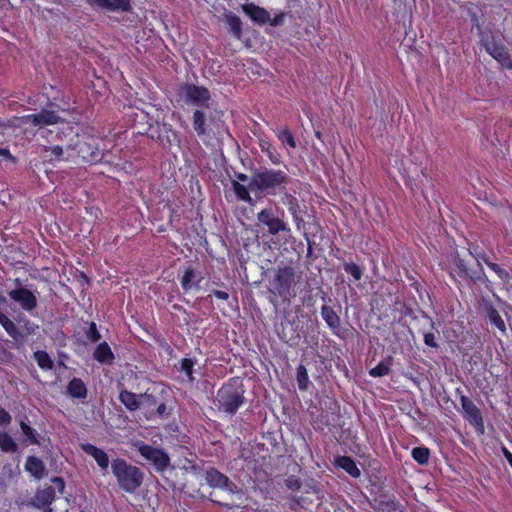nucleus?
Here are the masks:
<instances>
[{
	"label": "nucleus",
	"mask_w": 512,
	"mask_h": 512,
	"mask_svg": "<svg viewBox=\"0 0 512 512\" xmlns=\"http://www.w3.org/2000/svg\"><path fill=\"white\" fill-rule=\"evenodd\" d=\"M291 177L281 169H256L249 181V188L257 196H278L287 189Z\"/></svg>",
	"instance_id": "obj_1"
},
{
	"label": "nucleus",
	"mask_w": 512,
	"mask_h": 512,
	"mask_svg": "<svg viewBox=\"0 0 512 512\" xmlns=\"http://www.w3.org/2000/svg\"><path fill=\"white\" fill-rule=\"evenodd\" d=\"M296 284L295 268L291 265L279 266L270 281V302L276 306L277 299L280 298L282 302L290 303L291 299L296 296Z\"/></svg>",
	"instance_id": "obj_2"
},
{
	"label": "nucleus",
	"mask_w": 512,
	"mask_h": 512,
	"mask_svg": "<svg viewBox=\"0 0 512 512\" xmlns=\"http://www.w3.org/2000/svg\"><path fill=\"white\" fill-rule=\"evenodd\" d=\"M220 412L235 415L245 403V388L240 377H231L221 385L216 394Z\"/></svg>",
	"instance_id": "obj_3"
},
{
	"label": "nucleus",
	"mask_w": 512,
	"mask_h": 512,
	"mask_svg": "<svg viewBox=\"0 0 512 512\" xmlns=\"http://www.w3.org/2000/svg\"><path fill=\"white\" fill-rule=\"evenodd\" d=\"M111 471L120 490L126 493H135L144 482V472L123 458L112 460Z\"/></svg>",
	"instance_id": "obj_4"
},
{
	"label": "nucleus",
	"mask_w": 512,
	"mask_h": 512,
	"mask_svg": "<svg viewBox=\"0 0 512 512\" xmlns=\"http://www.w3.org/2000/svg\"><path fill=\"white\" fill-rule=\"evenodd\" d=\"M72 148L78 157L89 164L101 163L105 155L103 149L99 146L98 140L88 134L77 135V140Z\"/></svg>",
	"instance_id": "obj_5"
},
{
	"label": "nucleus",
	"mask_w": 512,
	"mask_h": 512,
	"mask_svg": "<svg viewBox=\"0 0 512 512\" xmlns=\"http://www.w3.org/2000/svg\"><path fill=\"white\" fill-rule=\"evenodd\" d=\"M133 447L141 457L153 465L157 472L163 473L170 466V457L162 448L154 447L144 441H136Z\"/></svg>",
	"instance_id": "obj_6"
},
{
	"label": "nucleus",
	"mask_w": 512,
	"mask_h": 512,
	"mask_svg": "<svg viewBox=\"0 0 512 512\" xmlns=\"http://www.w3.org/2000/svg\"><path fill=\"white\" fill-rule=\"evenodd\" d=\"M180 95L187 104L197 106L198 108H209L208 102L211 99V93L204 86L186 83L180 87Z\"/></svg>",
	"instance_id": "obj_7"
},
{
	"label": "nucleus",
	"mask_w": 512,
	"mask_h": 512,
	"mask_svg": "<svg viewBox=\"0 0 512 512\" xmlns=\"http://www.w3.org/2000/svg\"><path fill=\"white\" fill-rule=\"evenodd\" d=\"M16 288L8 292L9 298L17 303L22 310L31 313L38 306V300L35 293L21 285L20 279H15Z\"/></svg>",
	"instance_id": "obj_8"
},
{
	"label": "nucleus",
	"mask_w": 512,
	"mask_h": 512,
	"mask_svg": "<svg viewBox=\"0 0 512 512\" xmlns=\"http://www.w3.org/2000/svg\"><path fill=\"white\" fill-rule=\"evenodd\" d=\"M453 262L458 268V275L460 277L470 279L473 282L482 280L484 274L482 265L478 260L473 259L472 256L466 259L457 254L454 256Z\"/></svg>",
	"instance_id": "obj_9"
},
{
	"label": "nucleus",
	"mask_w": 512,
	"mask_h": 512,
	"mask_svg": "<svg viewBox=\"0 0 512 512\" xmlns=\"http://www.w3.org/2000/svg\"><path fill=\"white\" fill-rule=\"evenodd\" d=\"M50 481L53 483V486H46L39 489L35 494V505L39 508H42V506H50L56 498V492L60 494L64 492L65 482L62 477L55 476L52 477Z\"/></svg>",
	"instance_id": "obj_10"
},
{
	"label": "nucleus",
	"mask_w": 512,
	"mask_h": 512,
	"mask_svg": "<svg viewBox=\"0 0 512 512\" xmlns=\"http://www.w3.org/2000/svg\"><path fill=\"white\" fill-rule=\"evenodd\" d=\"M20 122L23 125H31L33 127L42 128L56 125L62 122V119L56 111L42 109L39 113L21 116Z\"/></svg>",
	"instance_id": "obj_11"
},
{
	"label": "nucleus",
	"mask_w": 512,
	"mask_h": 512,
	"mask_svg": "<svg viewBox=\"0 0 512 512\" xmlns=\"http://www.w3.org/2000/svg\"><path fill=\"white\" fill-rule=\"evenodd\" d=\"M257 220L260 224L268 228V232L271 235H277L280 232H289L290 228L287 223L275 215L272 208H264L257 213Z\"/></svg>",
	"instance_id": "obj_12"
},
{
	"label": "nucleus",
	"mask_w": 512,
	"mask_h": 512,
	"mask_svg": "<svg viewBox=\"0 0 512 512\" xmlns=\"http://www.w3.org/2000/svg\"><path fill=\"white\" fill-rule=\"evenodd\" d=\"M461 406L464 412V418L473 425L480 433H484V422L479 408L467 396H461Z\"/></svg>",
	"instance_id": "obj_13"
},
{
	"label": "nucleus",
	"mask_w": 512,
	"mask_h": 512,
	"mask_svg": "<svg viewBox=\"0 0 512 512\" xmlns=\"http://www.w3.org/2000/svg\"><path fill=\"white\" fill-rule=\"evenodd\" d=\"M484 47L485 50L503 67L508 69L512 68V60L504 45L497 43L494 38H491L485 40Z\"/></svg>",
	"instance_id": "obj_14"
},
{
	"label": "nucleus",
	"mask_w": 512,
	"mask_h": 512,
	"mask_svg": "<svg viewBox=\"0 0 512 512\" xmlns=\"http://www.w3.org/2000/svg\"><path fill=\"white\" fill-rule=\"evenodd\" d=\"M204 279L200 272H198L192 265L183 267L182 275L180 276V284L184 292H189L192 289H199L200 283Z\"/></svg>",
	"instance_id": "obj_15"
},
{
	"label": "nucleus",
	"mask_w": 512,
	"mask_h": 512,
	"mask_svg": "<svg viewBox=\"0 0 512 512\" xmlns=\"http://www.w3.org/2000/svg\"><path fill=\"white\" fill-rule=\"evenodd\" d=\"M482 306L484 311L485 319L495 326L502 335L507 334L506 324L501 317L499 311L492 305L488 300H482Z\"/></svg>",
	"instance_id": "obj_16"
},
{
	"label": "nucleus",
	"mask_w": 512,
	"mask_h": 512,
	"mask_svg": "<svg viewBox=\"0 0 512 512\" xmlns=\"http://www.w3.org/2000/svg\"><path fill=\"white\" fill-rule=\"evenodd\" d=\"M88 3L95 8L107 11L130 12L131 0H88Z\"/></svg>",
	"instance_id": "obj_17"
},
{
	"label": "nucleus",
	"mask_w": 512,
	"mask_h": 512,
	"mask_svg": "<svg viewBox=\"0 0 512 512\" xmlns=\"http://www.w3.org/2000/svg\"><path fill=\"white\" fill-rule=\"evenodd\" d=\"M192 127L199 138L208 135V121L212 120L203 108H197L192 114Z\"/></svg>",
	"instance_id": "obj_18"
},
{
	"label": "nucleus",
	"mask_w": 512,
	"mask_h": 512,
	"mask_svg": "<svg viewBox=\"0 0 512 512\" xmlns=\"http://www.w3.org/2000/svg\"><path fill=\"white\" fill-rule=\"evenodd\" d=\"M80 447L83 452L91 456L96 461L101 471H107L110 461L108 454L103 449L98 448L91 443H82Z\"/></svg>",
	"instance_id": "obj_19"
},
{
	"label": "nucleus",
	"mask_w": 512,
	"mask_h": 512,
	"mask_svg": "<svg viewBox=\"0 0 512 512\" xmlns=\"http://www.w3.org/2000/svg\"><path fill=\"white\" fill-rule=\"evenodd\" d=\"M242 11L255 23L264 25L270 20V13L263 7L254 3L242 5Z\"/></svg>",
	"instance_id": "obj_20"
},
{
	"label": "nucleus",
	"mask_w": 512,
	"mask_h": 512,
	"mask_svg": "<svg viewBox=\"0 0 512 512\" xmlns=\"http://www.w3.org/2000/svg\"><path fill=\"white\" fill-rule=\"evenodd\" d=\"M205 480L210 487L223 490L229 489L231 484L229 478L214 467L206 470Z\"/></svg>",
	"instance_id": "obj_21"
},
{
	"label": "nucleus",
	"mask_w": 512,
	"mask_h": 512,
	"mask_svg": "<svg viewBox=\"0 0 512 512\" xmlns=\"http://www.w3.org/2000/svg\"><path fill=\"white\" fill-rule=\"evenodd\" d=\"M282 203L287 206V209L289 213L291 214L294 222L299 226L301 222H303V219L300 216V206L298 199L292 195L291 193H288L287 189L285 192L282 193Z\"/></svg>",
	"instance_id": "obj_22"
},
{
	"label": "nucleus",
	"mask_w": 512,
	"mask_h": 512,
	"mask_svg": "<svg viewBox=\"0 0 512 512\" xmlns=\"http://www.w3.org/2000/svg\"><path fill=\"white\" fill-rule=\"evenodd\" d=\"M258 145L261 151L266 154V156L268 157L272 164L280 165L282 163L281 155L268 138L259 137Z\"/></svg>",
	"instance_id": "obj_23"
},
{
	"label": "nucleus",
	"mask_w": 512,
	"mask_h": 512,
	"mask_svg": "<svg viewBox=\"0 0 512 512\" xmlns=\"http://www.w3.org/2000/svg\"><path fill=\"white\" fill-rule=\"evenodd\" d=\"M93 358L101 364H112L115 360V355L109 344L106 341H103L95 348Z\"/></svg>",
	"instance_id": "obj_24"
},
{
	"label": "nucleus",
	"mask_w": 512,
	"mask_h": 512,
	"mask_svg": "<svg viewBox=\"0 0 512 512\" xmlns=\"http://www.w3.org/2000/svg\"><path fill=\"white\" fill-rule=\"evenodd\" d=\"M67 393L75 399H85L88 394L87 387L82 379L74 377L67 385Z\"/></svg>",
	"instance_id": "obj_25"
},
{
	"label": "nucleus",
	"mask_w": 512,
	"mask_h": 512,
	"mask_svg": "<svg viewBox=\"0 0 512 512\" xmlns=\"http://www.w3.org/2000/svg\"><path fill=\"white\" fill-rule=\"evenodd\" d=\"M321 316L326 322L327 326L334 333H336V331L340 328L341 320L338 314L335 312L334 308L328 305H323L321 307Z\"/></svg>",
	"instance_id": "obj_26"
},
{
	"label": "nucleus",
	"mask_w": 512,
	"mask_h": 512,
	"mask_svg": "<svg viewBox=\"0 0 512 512\" xmlns=\"http://www.w3.org/2000/svg\"><path fill=\"white\" fill-rule=\"evenodd\" d=\"M141 395H137L127 389H122L119 393L120 402L128 409L129 411H136L140 405Z\"/></svg>",
	"instance_id": "obj_27"
},
{
	"label": "nucleus",
	"mask_w": 512,
	"mask_h": 512,
	"mask_svg": "<svg viewBox=\"0 0 512 512\" xmlns=\"http://www.w3.org/2000/svg\"><path fill=\"white\" fill-rule=\"evenodd\" d=\"M25 469L36 479L43 478L45 474V465L41 459L36 456H28L25 462Z\"/></svg>",
	"instance_id": "obj_28"
},
{
	"label": "nucleus",
	"mask_w": 512,
	"mask_h": 512,
	"mask_svg": "<svg viewBox=\"0 0 512 512\" xmlns=\"http://www.w3.org/2000/svg\"><path fill=\"white\" fill-rule=\"evenodd\" d=\"M336 465L353 478H359L361 476L360 469L358 468L355 460L350 456H339L336 459Z\"/></svg>",
	"instance_id": "obj_29"
},
{
	"label": "nucleus",
	"mask_w": 512,
	"mask_h": 512,
	"mask_svg": "<svg viewBox=\"0 0 512 512\" xmlns=\"http://www.w3.org/2000/svg\"><path fill=\"white\" fill-rule=\"evenodd\" d=\"M231 187L238 200L248 203L249 205H254V199L250 195L251 189L249 185L245 186L238 181H232Z\"/></svg>",
	"instance_id": "obj_30"
},
{
	"label": "nucleus",
	"mask_w": 512,
	"mask_h": 512,
	"mask_svg": "<svg viewBox=\"0 0 512 512\" xmlns=\"http://www.w3.org/2000/svg\"><path fill=\"white\" fill-rule=\"evenodd\" d=\"M20 429L22 434L26 437V442L30 445H39V434L38 432L32 428L29 424V421L25 419H21L19 422Z\"/></svg>",
	"instance_id": "obj_31"
},
{
	"label": "nucleus",
	"mask_w": 512,
	"mask_h": 512,
	"mask_svg": "<svg viewBox=\"0 0 512 512\" xmlns=\"http://www.w3.org/2000/svg\"><path fill=\"white\" fill-rule=\"evenodd\" d=\"M0 325L3 327L6 333L14 340H18L21 337V333L19 332L15 323L2 312H0Z\"/></svg>",
	"instance_id": "obj_32"
},
{
	"label": "nucleus",
	"mask_w": 512,
	"mask_h": 512,
	"mask_svg": "<svg viewBox=\"0 0 512 512\" xmlns=\"http://www.w3.org/2000/svg\"><path fill=\"white\" fill-rule=\"evenodd\" d=\"M391 365L392 357H387L386 359L381 360L375 367L371 368L369 370V375L374 378L386 376L391 371Z\"/></svg>",
	"instance_id": "obj_33"
},
{
	"label": "nucleus",
	"mask_w": 512,
	"mask_h": 512,
	"mask_svg": "<svg viewBox=\"0 0 512 512\" xmlns=\"http://www.w3.org/2000/svg\"><path fill=\"white\" fill-rule=\"evenodd\" d=\"M296 380H297L299 390L307 391L309 389L310 379H309L308 371L303 364H300L297 367Z\"/></svg>",
	"instance_id": "obj_34"
},
{
	"label": "nucleus",
	"mask_w": 512,
	"mask_h": 512,
	"mask_svg": "<svg viewBox=\"0 0 512 512\" xmlns=\"http://www.w3.org/2000/svg\"><path fill=\"white\" fill-rule=\"evenodd\" d=\"M279 141L284 145L288 146L292 149H295L297 147V143L295 140L294 135L292 134L291 130L288 127H284L282 129H279L276 133Z\"/></svg>",
	"instance_id": "obj_35"
},
{
	"label": "nucleus",
	"mask_w": 512,
	"mask_h": 512,
	"mask_svg": "<svg viewBox=\"0 0 512 512\" xmlns=\"http://www.w3.org/2000/svg\"><path fill=\"white\" fill-rule=\"evenodd\" d=\"M34 359L38 366L43 370H52L54 367L53 360L49 354L44 350L34 352Z\"/></svg>",
	"instance_id": "obj_36"
},
{
	"label": "nucleus",
	"mask_w": 512,
	"mask_h": 512,
	"mask_svg": "<svg viewBox=\"0 0 512 512\" xmlns=\"http://www.w3.org/2000/svg\"><path fill=\"white\" fill-rule=\"evenodd\" d=\"M0 449L6 453H15L18 450V445L7 432H1Z\"/></svg>",
	"instance_id": "obj_37"
},
{
	"label": "nucleus",
	"mask_w": 512,
	"mask_h": 512,
	"mask_svg": "<svg viewBox=\"0 0 512 512\" xmlns=\"http://www.w3.org/2000/svg\"><path fill=\"white\" fill-rule=\"evenodd\" d=\"M194 365H195V361L188 357L182 358L180 361L179 371L186 375L187 380L190 383H193L195 381Z\"/></svg>",
	"instance_id": "obj_38"
},
{
	"label": "nucleus",
	"mask_w": 512,
	"mask_h": 512,
	"mask_svg": "<svg viewBox=\"0 0 512 512\" xmlns=\"http://www.w3.org/2000/svg\"><path fill=\"white\" fill-rule=\"evenodd\" d=\"M303 492L306 494H315L318 500L324 499V493L318 481L310 479L303 484Z\"/></svg>",
	"instance_id": "obj_39"
},
{
	"label": "nucleus",
	"mask_w": 512,
	"mask_h": 512,
	"mask_svg": "<svg viewBox=\"0 0 512 512\" xmlns=\"http://www.w3.org/2000/svg\"><path fill=\"white\" fill-rule=\"evenodd\" d=\"M398 502L394 497H384L377 504V512H397Z\"/></svg>",
	"instance_id": "obj_40"
},
{
	"label": "nucleus",
	"mask_w": 512,
	"mask_h": 512,
	"mask_svg": "<svg viewBox=\"0 0 512 512\" xmlns=\"http://www.w3.org/2000/svg\"><path fill=\"white\" fill-rule=\"evenodd\" d=\"M227 23L233 33V35L237 38H240L242 34V22L237 15H229L227 17Z\"/></svg>",
	"instance_id": "obj_41"
},
{
	"label": "nucleus",
	"mask_w": 512,
	"mask_h": 512,
	"mask_svg": "<svg viewBox=\"0 0 512 512\" xmlns=\"http://www.w3.org/2000/svg\"><path fill=\"white\" fill-rule=\"evenodd\" d=\"M343 268H344V271L346 273L350 274L356 281L361 280L363 272H362L361 268L359 267V265H357L356 263L350 262V263H345Z\"/></svg>",
	"instance_id": "obj_42"
},
{
	"label": "nucleus",
	"mask_w": 512,
	"mask_h": 512,
	"mask_svg": "<svg viewBox=\"0 0 512 512\" xmlns=\"http://www.w3.org/2000/svg\"><path fill=\"white\" fill-rule=\"evenodd\" d=\"M285 486L287 487V489H289L293 492H297L302 489L303 483L300 480V478H298L294 475H290L285 479Z\"/></svg>",
	"instance_id": "obj_43"
},
{
	"label": "nucleus",
	"mask_w": 512,
	"mask_h": 512,
	"mask_svg": "<svg viewBox=\"0 0 512 512\" xmlns=\"http://www.w3.org/2000/svg\"><path fill=\"white\" fill-rule=\"evenodd\" d=\"M485 262H486L487 266L490 269H492L501 280H504V281L509 280L510 275L506 269H504V268L500 267L498 264L490 262L488 260H485Z\"/></svg>",
	"instance_id": "obj_44"
},
{
	"label": "nucleus",
	"mask_w": 512,
	"mask_h": 512,
	"mask_svg": "<svg viewBox=\"0 0 512 512\" xmlns=\"http://www.w3.org/2000/svg\"><path fill=\"white\" fill-rule=\"evenodd\" d=\"M86 337L91 342H98L101 339V334L97 329L95 322H90L88 330L86 331Z\"/></svg>",
	"instance_id": "obj_45"
},
{
	"label": "nucleus",
	"mask_w": 512,
	"mask_h": 512,
	"mask_svg": "<svg viewBox=\"0 0 512 512\" xmlns=\"http://www.w3.org/2000/svg\"><path fill=\"white\" fill-rule=\"evenodd\" d=\"M430 451L426 447H418V464L424 465L428 462Z\"/></svg>",
	"instance_id": "obj_46"
},
{
	"label": "nucleus",
	"mask_w": 512,
	"mask_h": 512,
	"mask_svg": "<svg viewBox=\"0 0 512 512\" xmlns=\"http://www.w3.org/2000/svg\"><path fill=\"white\" fill-rule=\"evenodd\" d=\"M285 17H286V14L284 12H281L279 14H276L273 18L270 17V20L268 21V23L270 24V26H273V27L280 26V25L284 24Z\"/></svg>",
	"instance_id": "obj_47"
},
{
	"label": "nucleus",
	"mask_w": 512,
	"mask_h": 512,
	"mask_svg": "<svg viewBox=\"0 0 512 512\" xmlns=\"http://www.w3.org/2000/svg\"><path fill=\"white\" fill-rule=\"evenodd\" d=\"M214 296L215 298L219 300L226 301L229 299V294L226 291L213 289L211 290L210 294L207 296V298Z\"/></svg>",
	"instance_id": "obj_48"
},
{
	"label": "nucleus",
	"mask_w": 512,
	"mask_h": 512,
	"mask_svg": "<svg viewBox=\"0 0 512 512\" xmlns=\"http://www.w3.org/2000/svg\"><path fill=\"white\" fill-rule=\"evenodd\" d=\"M11 415L2 407H0V426H6L11 423Z\"/></svg>",
	"instance_id": "obj_49"
},
{
	"label": "nucleus",
	"mask_w": 512,
	"mask_h": 512,
	"mask_svg": "<svg viewBox=\"0 0 512 512\" xmlns=\"http://www.w3.org/2000/svg\"><path fill=\"white\" fill-rule=\"evenodd\" d=\"M424 342L429 347H437V343L435 341V335L433 333H425L424 334Z\"/></svg>",
	"instance_id": "obj_50"
},
{
	"label": "nucleus",
	"mask_w": 512,
	"mask_h": 512,
	"mask_svg": "<svg viewBox=\"0 0 512 512\" xmlns=\"http://www.w3.org/2000/svg\"><path fill=\"white\" fill-rule=\"evenodd\" d=\"M0 156L15 163L16 158L10 153L8 148H0Z\"/></svg>",
	"instance_id": "obj_51"
},
{
	"label": "nucleus",
	"mask_w": 512,
	"mask_h": 512,
	"mask_svg": "<svg viewBox=\"0 0 512 512\" xmlns=\"http://www.w3.org/2000/svg\"><path fill=\"white\" fill-rule=\"evenodd\" d=\"M156 413L161 418L167 416L169 414L167 410V405L164 402L160 403L156 408Z\"/></svg>",
	"instance_id": "obj_52"
},
{
	"label": "nucleus",
	"mask_w": 512,
	"mask_h": 512,
	"mask_svg": "<svg viewBox=\"0 0 512 512\" xmlns=\"http://www.w3.org/2000/svg\"><path fill=\"white\" fill-rule=\"evenodd\" d=\"M51 154L55 156L57 159H60L63 155V148L59 145H55L51 147Z\"/></svg>",
	"instance_id": "obj_53"
},
{
	"label": "nucleus",
	"mask_w": 512,
	"mask_h": 512,
	"mask_svg": "<svg viewBox=\"0 0 512 512\" xmlns=\"http://www.w3.org/2000/svg\"><path fill=\"white\" fill-rule=\"evenodd\" d=\"M141 398H143L149 405L156 404V397L152 394L145 392L144 394H141Z\"/></svg>",
	"instance_id": "obj_54"
},
{
	"label": "nucleus",
	"mask_w": 512,
	"mask_h": 512,
	"mask_svg": "<svg viewBox=\"0 0 512 512\" xmlns=\"http://www.w3.org/2000/svg\"><path fill=\"white\" fill-rule=\"evenodd\" d=\"M501 451L509 465L512 467V453L506 447H502Z\"/></svg>",
	"instance_id": "obj_55"
},
{
	"label": "nucleus",
	"mask_w": 512,
	"mask_h": 512,
	"mask_svg": "<svg viewBox=\"0 0 512 512\" xmlns=\"http://www.w3.org/2000/svg\"><path fill=\"white\" fill-rule=\"evenodd\" d=\"M235 178L237 179L236 181L243 182V183L247 182L248 179H249L248 175L245 174V173H242V172H236L235 173Z\"/></svg>",
	"instance_id": "obj_56"
},
{
	"label": "nucleus",
	"mask_w": 512,
	"mask_h": 512,
	"mask_svg": "<svg viewBox=\"0 0 512 512\" xmlns=\"http://www.w3.org/2000/svg\"><path fill=\"white\" fill-rule=\"evenodd\" d=\"M302 500H303V498H302L301 496H295V497H293V501H294L297 505H301Z\"/></svg>",
	"instance_id": "obj_57"
},
{
	"label": "nucleus",
	"mask_w": 512,
	"mask_h": 512,
	"mask_svg": "<svg viewBox=\"0 0 512 512\" xmlns=\"http://www.w3.org/2000/svg\"><path fill=\"white\" fill-rule=\"evenodd\" d=\"M410 454H411V457L416 460V455H417V452H416V447H413L410 451Z\"/></svg>",
	"instance_id": "obj_58"
},
{
	"label": "nucleus",
	"mask_w": 512,
	"mask_h": 512,
	"mask_svg": "<svg viewBox=\"0 0 512 512\" xmlns=\"http://www.w3.org/2000/svg\"><path fill=\"white\" fill-rule=\"evenodd\" d=\"M44 508L43 512H53L50 506H42Z\"/></svg>",
	"instance_id": "obj_59"
},
{
	"label": "nucleus",
	"mask_w": 512,
	"mask_h": 512,
	"mask_svg": "<svg viewBox=\"0 0 512 512\" xmlns=\"http://www.w3.org/2000/svg\"><path fill=\"white\" fill-rule=\"evenodd\" d=\"M6 302V298L0 294V303H5Z\"/></svg>",
	"instance_id": "obj_60"
},
{
	"label": "nucleus",
	"mask_w": 512,
	"mask_h": 512,
	"mask_svg": "<svg viewBox=\"0 0 512 512\" xmlns=\"http://www.w3.org/2000/svg\"><path fill=\"white\" fill-rule=\"evenodd\" d=\"M174 210L171 209V214H173ZM169 222H172V215H170V219H169Z\"/></svg>",
	"instance_id": "obj_61"
},
{
	"label": "nucleus",
	"mask_w": 512,
	"mask_h": 512,
	"mask_svg": "<svg viewBox=\"0 0 512 512\" xmlns=\"http://www.w3.org/2000/svg\"><path fill=\"white\" fill-rule=\"evenodd\" d=\"M316 136H317L318 138H320V133H319V132H316Z\"/></svg>",
	"instance_id": "obj_62"
}]
</instances>
